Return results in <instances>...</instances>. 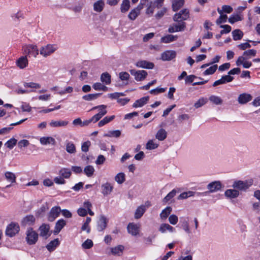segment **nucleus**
I'll return each instance as SVG.
<instances>
[{"instance_id":"obj_58","label":"nucleus","mask_w":260,"mask_h":260,"mask_svg":"<svg viewBox=\"0 0 260 260\" xmlns=\"http://www.w3.org/2000/svg\"><path fill=\"white\" fill-rule=\"evenodd\" d=\"M16 143H17V140L14 138H12L10 140H9V141H8L5 143V145L7 148L11 149L14 147V146L16 145Z\"/></svg>"},{"instance_id":"obj_25","label":"nucleus","mask_w":260,"mask_h":260,"mask_svg":"<svg viewBox=\"0 0 260 260\" xmlns=\"http://www.w3.org/2000/svg\"><path fill=\"white\" fill-rule=\"evenodd\" d=\"M124 249V247L123 246L119 245L114 247L111 248L110 250L112 254L114 255L120 256L122 254Z\"/></svg>"},{"instance_id":"obj_48","label":"nucleus","mask_w":260,"mask_h":260,"mask_svg":"<svg viewBox=\"0 0 260 260\" xmlns=\"http://www.w3.org/2000/svg\"><path fill=\"white\" fill-rule=\"evenodd\" d=\"M217 11L218 13L220 14V16L219 18L216 20V24H220L222 22H226L228 18L226 15H222V10L219 8L217 9Z\"/></svg>"},{"instance_id":"obj_15","label":"nucleus","mask_w":260,"mask_h":260,"mask_svg":"<svg viewBox=\"0 0 260 260\" xmlns=\"http://www.w3.org/2000/svg\"><path fill=\"white\" fill-rule=\"evenodd\" d=\"M221 183L219 181L212 182L207 185V188L211 192L219 190L221 188Z\"/></svg>"},{"instance_id":"obj_24","label":"nucleus","mask_w":260,"mask_h":260,"mask_svg":"<svg viewBox=\"0 0 260 260\" xmlns=\"http://www.w3.org/2000/svg\"><path fill=\"white\" fill-rule=\"evenodd\" d=\"M66 224V221L63 219H60L58 220L55 224V226L53 231L54 234H58L61 230V229Z\"/></svg>"},{"instance_id":"obj_27","label":"nucleus","mask_w":260,"mask_h":260,"mask_svg":"<svg viewBox=\"0 0 260 260\" xmlns=\"http://www.w3.org/2000/svg\"><path fill=\"white\" fill-rule=\"evenodd\" d=\"M149 96H144L139 100H137L133 104L134 108L142 107L146 104L149 100Z\"/></svg>"},{"instance_id":"obj_37","label":"nucleus","mask_w":260,"mask_h":260,"mask_svg":"<svg viewBox=\"0 0 260 260\" xmlns=\"http://www.w3.org/2000/svg\"><path fill=\"white\" fill-rule=\"evenodd\" d=\"M239 194V191L235 189H228L225 191V196L231 199L237 198Z\"/></svg>"},{"instance_id":"obj_30","label":"nucleus","mask_w":260,"mask_h":260,"mask_svg":"<svg viewBox=\"0 0 260 260\" xmlns=\"http://www.w3.org/2000/svg\"><path fill=\"white\" fill-rule=\"evenodd\" d=\"M167 136V133L164 128H160L155 135V138L159 141H164Z\"/></svg>"},{"instance_id":"obj_62","label":"nucleus","mask_w":260,"mask_h":260,"mask_svg":"<svg viewBox=\"0 0 260 260\" xmlns=\"http://www.w3.org/2000/svg\"><path fill=\"white\" fill-rule=\"evenodd\" d=\"M91 145V143L89 141L84 142L81 146L82 151L84 152H87L89 150V147Z\"/></svg>"},{"instance_id":"obj_43","label":"nucleus","mask_w":260,"mask_h":260,"mask_svg":"<svg viewBox=\"0 0 260 260\" xmlns=\"http://www.w3.org/2000/svg\"><path fill=\"white\" fill-rule=\"evenodd\" d=\"M256 51L254 49H249L245 51L243 53V56L245 57V59H249L252 57H254L256 55Z\"/></svg>"},{"instance_id":"obj_28","label":"nucleus","mask_w":260,"mask_h":260,"mask_svg":"<svg viewBox=\"0 0 260 260\" xmlns=\"http://www.w3.org/2000/svg\"><path fill=\"white\" fill-rule=\"evenodd\" d=\"M184 0H172V9L173 11H177L184 5Z\"/></svg>"},{"instance_id":"obj_12","label":"nucleus","mask_w":260,"mask_h":260,"mask_svg":"<svg viewBox=\"0 0 260 260\" xmlns=\"http://www.w3.org/2000/svg\"><path fill=\"white\" fill-rule=\"evenodd\" d=\"M143 7L141 5H138L137 7L132 10L128 15V18L131 20H135L136 18L140 15Z\"/></svg>"},{"instance_id":"obj_22","label":"nucleus","mask_w":260,"mask_h":260,"mask_svg":"<svg viewBox=\"0 0 260 260\" xmlns=\"http://www.w3.org/2000/svg\"><path fill=\"white\" fill-rule=\"evenodd\" d=\"M40 142L41 144L46 145L52 144L54 145L56 143L55 140L51 137H43L40 139Z\"/></svg>"},{"instance_id":"obj_19","label":"nucleus","mask_w":260,"mask_h":260,"mask_svg":"<svg viewBox=\"0 0 260 260\" xmlns=\"http://www.w3.org/2000/svg\"><path fill=\"white\" fill-rule=\"evenodd\" d=\"M101 188L102 193L104 196H107L111 193L113 189V186L111 183L106 182L102 185Z\"/></svg>"},{"instance_id":"obj_59","label":"nucleus","mask_w":260,"mask_h":260,"mask_svg":"<svg viewBox=\"0 0 260 260\" xmlns=\"http://www.w3.org/2000/svg\"><path fill=\"white\" fill-rule=\"evenodd\" d=\"M167 89V88H159L157 87L155 89H152L150 91V93L152 94H157L160 93L164 92Z\"/></svg>"},{"instance_id":"obj_38","label":"nucleus","mask_w":260,"mask_h":260,"mask_svg":"<svg viewBox=\"0 0 260 260\" xmlns=\"http://www.w3.org/2000/svg\"><path fill=\"white\" fill-rule=\"evenodd\" d=\"M174 230V228L167 223L161 224L159 229V231L162 233L166 232L167 231L173 232Z\"/></svg>"},{"instance_id":"obj_52","label":"nucleus","mask_w":260,"mask_h":260,"mask_svg":"<svg viewBox=\"0 0 260 260\" xmlns=\"http://www.w3.org/2000/svg\"><path fill=\"white\" fill-rule=\"evenodd\" d=\"M158 144L155 143L153 140H150L146 144V148L148 150H152L157 148Z\"/></svg>"},{"instance_id":"obj_20","label":"nucleus","mask_w":260,"mask_h":260,"mask_svg":"<svg viewBox=\"0 0 260 260\" xmlns=\"http://www.w3.org/2000/svg\"><path fill=\"white\" fill-rule=\"evenodd\" d=\"M108 220L104 216H101L98 222V230L99 231H103L106 227Z\"/></svg>"},{"instance_id":"obj_60","label":"nucleus","mask_w":260,"mask_h":260,"mask_svg":"<svg viewBox=\"0 0 260 260\" xmlns=\"http://www.w3.org/2000/svg\"><path fill=\"white\" fill-rule=\"evenodd\" d=\"M240 20H241L240 16L237 14L232 15L229 19V22L231 24H233Z\"/></svg>"},{"instance_id":"obj_39","label":"nucleus","mask_w":260,"mask_h":260,"mask_svg":"<svg viewBox=\"0 0 260 260\" xmlns=\"http://www.w3.org/2000/svg\"><path fill=\"white\" fill-rule=\"evenodd\" d=\"M115 181L119 184H121L125 181V175L123 173H118L114 178Z\"/></svg>"},{"instance_id":"obj_56","label":"nucleus","mask_w":260,"mask_h":260,"mask_svg":"<svg viewBox=\"0 0 260 260\" xmlns=\"http://www.w3.org/2000/svg\"><path fill=\"white\" fill-rule=\"evenodd\" d=\"M151 204L150 202L146 201L144 204L138 207L136 211H145L147 210L149 207L151 206Z\"/></svg>"},{"instance_id":"obj_7","label":"nucleus","mask_w":260,"mask_h":260,"mask_svg":"<svg viewBox=\"0 0 260 260\" xmlns=\"http://www.w3.org/2000/svg\"><path fill=\"white\" fill-rule=\"evenodd\" d=\"M130 73L132 75L135 77V79L137 81L144 80L147 76V73L144 70L136 71L135 70H131Z\"/></svg>"},{"instance_id":"obj_33","label":"nucleus","mask_w":260,"mask_h":260,"mask_svg":"<svg viewBox=\"0 0 260 260\" xmlns=\"http://www.w3.org/2000/svg\"><path fill=\"white\" fill-rule=\"evenodd\" d=\"M130 7L129 0H122L120 5V11L122 13H126L128 11Z\"/></svg>"},{"instance_id":"obj_55","label":"nucleus","mask_w":260,"mask_h":260,"mask_svg":"<svg viewBox=\"0 0 260 260\" xmlns=\"http://www.w3.org/2000/svg\"><path fill=\"white\" fill-rule=\"evenodd\" d=\"M207 102V99L202 98H200L196 103L194 104V107L197 109L199 108L202 106L204 105Z\"/></svg>"},{"instance_id":"obj_14","label":"nucleus","mask_w":260,"mask_h":260,"mask_svg":"<svg viewBox=\"0 0 260 260\" xmlns=\"http://www.w3.org/2000/svg\"><path fill=\"white\" fill-rule=\"evenodd\" d=\"M176 52L173 50H168L163 52L161 55V59L164 61H169L174 58Z\"/></svg>"},{"instance_id":"obj_18","label":"nucleus","mask_w":260,"mask_h":260,"mask_svg":"<svg viewBox=\"0 0 260 260\" xmlns=\"http://www.w3.org/2000/svg\"><path fill=\"white\" fill-rule=\"evenodd\" d=\"M136 67L147 69H152L154 64L153 63L146 60H139L136 63Z\"/></svg>"},{"instance_id":"obj_31","label":"nucleus","mask_w":260,"mask_h":260,"mask_svg":"<svg viewBox=\"0 0 260 260\" xmlns=\"http://www.w3.org/2000/svg\"><path fill=\"white\" fill-rule=\"evenodd\" d=\"M72 174L71 171L69 168H63L59 171V175L64 178L68 179Z\"/></svg>"},{"instance_id":"obj_3","label":"nucleus","mask_w":260,"mask_h":260,"mask_svg":"<svg viewBox=\"0 0 260 260\" xmlns=\"http://www.w3.org/2000/svg\"><path fill=\"white\" fill-rule=\"evenodd\" d=\"M189 11L187 9H183L178 13H176L173 16V20L177 22H182L187 20L189 18Z\"/></svg>"},{"instance_id":"obj_44","label":"nucleus","mask_w":260,"mask_h":260,"mask_svg":"<svg viewBox=\"0 0 260 260\" xmlns=\"http://www.w3.org/2000/svg\"><path fill=\"white\" fill-rule=\"evenodd\" d=\"M121 135V132L119 130L110 131L108 133L104 135L106 137L119 138Z\"/></svg>"},{"instance_id":"obj_17","label":"nucleus","mask_w":260,"mask_h":260,"mask_svg":"<svg viewBox=\"0 0 260 260\" xmlns=\"http://www.w3.org/2000/svg\"><path fill=\"white\" fill-rule=\"evenodd\" d=\"M17 67L20 69L25 68L28 65V61L26 55L19 58L16 61Z\"/></svg>"},{"instance_id":"obj_41","label":"nucleus","mask_w":260,"mask_h":260,"mask_svg":"<svg viewBox=\"0 0 260 260\" xmlns=\"http://www.w3.org/2000/svg\"><path fill=\"white\" fill-rule=\"evenodd\" d=\"M101 80L103 83L109 85L111 83V75L107 72L104 73L101 76Z\"/></svg>"},{"instance_id":"obj_1","label":"nucleus","mask_w":260,"mask_h":260,"mask_svg":"<svg viewBox=\"0 0 260 260\" xmlns=\"http://www.w3.org/2000/svg\"><path fill=\"white\" fill-rule=\"evenodd\" d=\"M38 234L32 228L27 229L26 232L25 240L28 245L35 244L38 241Z\"/></svg>"},{"instance_id":"obj_49","label":"nucleus","mask_w":260,"mask_h":260,"mask_svg":"<svg viewBox=\"0 0 260 260\" xmlns=\"http://www.w3.org/2000/svg\"><path fill=\"white\" fill-rule=\"evenodd\" d=\"M5 176L6 179L11 183H14L16 182V176L15 175L11 172H6L5 174Z\"/></svg>"},{"instance_id":"obj_54","label":"nucleus","mask_w":260,"mask_h":260,"mask_svg":"<svg viewBox=\"0 0 260 260\" xmlns=\"http://www.w3.org/2000/svg\"><path fill=\"white\" fill-rule=\"evenodd\" d=\"M217 69V65H216V64L213 65V66L210 67V68H209L208 69H207L206 70H205L204 71V72L203 73V74L204 75H212L215 72Z\"/></svg>"},{"instance_id":"obj_42","label":"nucleus","mask_w":260,"mask_h":260,"mask_svg":"<svg viewBox=\"0 0 260 260\" xmlns=\"http://www.w3.org/2000/svg\"><path fill=\"white\" fill-rule=\"evenodd\" d=\"M101 94V93L88 94L83 95L82 99L87 101H90L96 99Z\"/></svg>"},{"instance_id":"obj_40","label":"nucleus","mask_w":260,"mask_h":260,"mask_svg":"<svg viewBox=\"0 0 260 260\" xmlns=\"http://www.w3.org/2000/svg\"><path fill=\"white\" fill-rule=\"evenodd\" d=\"M232 35L233 39L235 41H238L241 40L243 36V32L239 29H235L232 31Z\"/></svg>"},{"instance_id":"obj_51","label":"nucleus","mask_w":260,"mask_h":260,"mask_svg":"<svg viewBox=\"0 0 260 260\" xmlns=\"http://www.w3.org/2000/svg\"><path fill=\"white\" fill-rule=\"evenodd\" d=\"M91 207L92 205L89 202H85L83 207L79 208L77 211H91Z\"/></svg>"},{"instance_id":"obj_23","label":"nucleus","mask_w":260,"mask_h":260,"mask_svg":"<svg viewBox=\"0 0 260 260\" xmlns=\"http://www.w3.org/2000/svg\"><path fill=\"white\" fill-rule=\"evenodd\" d=\"M69 122L65 120H51L49 123V125L52 127H63L67 126Z\"/></svg>"},{"instance_id":"obj_11","label":"nucleus","mask_w":260,"mask_h":260,"mask_svg":"<svg viewBox=\"0 0 260 260\" xmlns=\"http://www.w3.org/2000/svg\"><path fill=\"white\" fill-rule=\"evenodd\" d=\"M252 181H250L248 184L247 182H244L242 181H238L234 182L233 185L234 188L239 189L240 190H245L249 188L252 184Z\"/></svg>"},{"instance_id":"obj_36","label":"nucleus","mask_w":260,"mask_h":260,"mask_svg":"<svg viewBox=\"0 0 260 260\" xmlns=\"http://www.w3.org/2000/svg\"><path fill=\"white\" fill-rule=\"evenodd\" d=\"M177 190L175 189H173L162 200L164 203H167L169 202H172V199L176 196Z\"/></svg>"},{"instance_id":"obj_13","label":"nucleus","mask_w":260,"mask_h":260,"mask_svg":"<svg viewBox=\"0 0 260 260\" xmlns=\"http://www.w3.org/2000/svg\"><path fill=\"white\" fill-rule=\"evenodd\" d=\"M127 232L133 236H137L140 232V226L134 223H129L127 227Z\"/></svg>"},{"instance_id":"obj_46","label":"nucleus","mask_w":260,"mask_h":260,"mask_svg":"<svg viewBox=\"0 0 260 260\" xmlns=\"http://www.w3.org/2000/svg\"><path fill=\"white\" fill-rule=\"evenodd\" d=\"M94 171V168L91 165L87 166L84 169V173L88 177H91L93 175Z\"/></svg>"},{"instance_id":"obj_9","label":"nucleus","mask_w":260,"mask_h":260,"mask_svg":"<svg viewBox=\"0 0 260 260\" xmlns=\"http://www.w3.org/2000/svg\"><path fill=\"white\" fill-rule=\"evenodd\" d=\"M40 236L47 239L51 235L50 233V226L49 224L43 223L39 228Z\"/></svg>"},{"instance_id":"obj_47","label":"nucleus","mask_w":260,"mask_h":260,"mask_svg":"<svg viewBox=\"0 0 260 260\" xmlns=\"http://www.w3.org/2000/svg\"><path fill=\"white\" fill-rule=\"evenodd\" d=\"M209 100L211 103L216 105H221L222 103V100L218 96L211 95Z\"/></svg>"},{"instance_id":"obj_26","label":"nucleus","mask_w":260,"mask_h":260,"mask_svg":"<svg viewBox=\"0 0 260 260\" xmlns=\"http://www.w3.org/2000/svg\"><path fill=\"white\" fill-rule=\"evenodd\" d=\"M59 243L60 242L58 238L55 239L54 240L50 241L46 245V248L49 251H53L59 245Z\"/></svg>"},{"instance_id":"obj_5","label":"nucleus","mask_w":260,"mask_h":260,"mask_svg":"<svg viewBox=\"0 0 260 260\" xmlns=\"http://www.w3.org/2000/svg\"><path fill=\"white\" fill-rule=\"evenodd\" d=\"M56 50V47L55 45L48 44L41 48L40 54L43 56L46 57L54 52Z\"/></svg>"},{"instance_id":"obj_10","label":"nucleus","mask_w":260,"mask_h":260,"mask_svg":"<svg viewBox=\"0 0 260 260\" xmlns=\"http://www.w3.org/2000/svg\"><path fill=\"white\" fill-rule=\"evenodd\" d=\"M36 219L32 215H27L21 220V225L23 226H31L35 224Z\"/></svg>"},{"instance_id":"obj_4","label":"nucleus","mask_w":260,"mask_h":260,"mask_svg":"<svg viewBox=\"0 0 260 260\" xmlns=\"http://www.w3.org/2000/svg\"><path fill=\"white\" fill-rule=\"evenodd\" d=\"M107 106L101 105L93 107L90 110L98 109L99 112L92 116V120H94L95 122L98 121L102 117L106 115L107 113L106 110Z\"/></svg>"},{"instance_id":"obj_35","label":"nucleus","mask_w":260,"mask_h":260,"mask_svg":"<svg viewBox=\"0 0 260 260\" xmlns=\"http://www.w3.org/2000/svg\"><path fill=\"white\" fill-rule=\"evenodd\" d=\"M177 36L172 35H168L166 36H164L161 38V41L163 43H169L174 41H175L177 39Z\"/></svg>"},{"instance_id":"obj_50","label":"nucleus","mask_w":260,"mask_h":260,"mask_svg":"<svg viewBox=\"0 0 260 260\" xmlns=\"http://www.w3.org/2000/svg\"><path fill=\"white\" fill-rule=\"evenodd\" d=\"M23 86L25 88H35V89H39L41 88V85L38 83L36 82H24Z\"/></svg>"},{"instance_id":"obj_53","label":"nucleus","mask_w":260,"mask_h":260,"mask_svg":"<svg viewBox=\"0 0 260 260\" xmlns=\"http://www.w3.org/2000/svg\"><path fill=\"white\" fill-rule=\"evenodd\" d=\"M194 192L193 191H189L186 192H183V193H181L178 197L177 199L180 200H183L187 199L188 197L193 196Z\"/></svg>"},{"instance_id":"obj_6","label":"nucleus","mask_w":260,"mask_h":260,"mask_svg":"<svg viewBox=\"0 0 260 260\" xmlns=\"http://www.w3.org/2000/svg\"><path fill=\"white\" fill-rule=\"evenodd\" d=\"M24 53L26 55H31L35 57L39 54V50L36 45H29L23 47Z\"/></svg>"},{"instance_id":"obj_34","label":"nucleus","mask_w":260,"mask_h":260,"mask_svg":"<svg viewBox=\"0 0 260 260\" xmlns=\"http://www.w3.org/2000/svg\"><path fill=\"white\" fill-rule=\"evenodd\" d=\"M66 151L70 154L75 153L76 149L75 144L72 142L67 141L66 142Z\"/></svg>"},{"instance_id":"obj_63","label":"nucleus","mask_w":260,"mask_h":260,"mask_svg":"<svg viewBox=\"0 0 260 260\" xmlns=\"http://www.w3.org/2000/svg\"><path fill=\"white\" fill-rule=\"evenodd\" d=\"M119 78L122 81H127L129 78V75L126 72H122L119 73Z\"/></svg>"},{"instance_id":"obj_64","label":"nucleus","mask_w":260,"mask_h":260,"mask_svg":"<svg viewBox=\"0 0 260 260\" xmlns=\"http://www.w3.org/2000/svg\"><path fill=\"white\" fill-rule=\"evenodd\" d=\"M167 12V9L163 8L161 10L158 11L155 14V17L156 19H159L161 18Z\"/></svg>"},{"instance_id":"obj_16","label":"nucleus","mask_w":260,"mask_h":260,"mask_svg":"<svg viewBox=\"0 0 260 260\" xmlns=\"http://www.w3.org/2000/svg\"><path fill=\"white\" fill-rule=\"evenodd\" d=\"M252 99L251 94L246 93L240 94L238 98V102L240 104H245Z\"/></svg>"},{"instance_id":"obj_2","label":"nucleus","mask_w":260,"mask_h":260,"mask_svg":"<svg viewBox=\"0 0 260 260\" xmlns=\"http://www.w3.org/2000/svg\"><path fill=\"white\" fill-rule=\"evenodd\" d=\"M20 231L18 223L12 222L9 224L6 229L5 234L9 237H13L17 234Z\"/></svg>"},{"instance_id":"obj_57","label":"nucleus","mask_w":260,"mask_h":260,"mask_svg":"<svg viewBox=\"0 0 260 260\" xmlns=\"http://www.w3.org/2000/svg\"><path fill=\"white\" fill-rule=\"evenodd\" d=\"M93 245V242L90 239H87L82 244V247L83 248L88 249L91 248Z\"/></svg>"},{"instance_id":"obj_32","label":"nucleus","mask_w":260,"mask_h":260,"mask_svg":"<svg viewBox=\"0 0 260 260\" xmlns=\"http://www.w3.org/2000/svg\"><path fill=\"white\" fill-rule=\"evenodd\" d=\"M147 8L146 10V14L149 16H151L154 12L155 8H156L155 3H153L152 1L150 2L147 5Z\"/></svg>"},{"instance_id":"obj_45","label":"nucleus","mask_w":260,"mask_h":260,"mask_svg":"<svg viewBox=\"0 0 260 260\" xmlns=\"http://www.w3.org/2000/svg\"><path fill=\"white\" fill-rule=\"evenodd\" d=\"M115 118V116L112 115L111 116H106L104 117L102 120H101L98 123V126L99 127H102L105 125L106 124L110 122L112 120H113Z\"/></svg>"},{"instance_id":"obj_21","label":"nucleus","mask_w":260,"mask_h":260,"mask_svg":"<svg viewBox=\"0 0 260 260\" xmlns=\"http://www.w3.org/2000/svg\"><path fill=\"white\" fill-rule=\"evenodd\" d=\"M247 59H245L244 56H239L236 61V64L238 66H240L241 64L243 65V68L248 69L250 68L252 63L251 62L245 61Z\"/></svg>"},{"instance_id":"obj_61","label":"nucleus","mask_w":260,"mask_h":260,"mask_svg":"<svg viewBox=\"0 0 260 260\" xmlns=\"http://www.w3.org/2000/svg\"><path fill=\"white\" fill-rule=\"evenodd\" d=\"M60 212H49L48 219L49 221H53L59 215Z\"/></svg>"},{"instance_id":"obj_8","label":"nucleus","mask_w":260,"mask_h":260,"mask_svg":"<svg viewBox=\"0 0 260 260\" xmlns=\"http://www.w3.org/2000/svg\"><path fill=\"white\" fill-rule=\"evenodd\" d=\"M186 28V23L184 22H178V24L174 23L171 25L168 28V32L173 33L183 31Z\"/></svg>"},{"instance_id":"obj_29","label":"nucleus","mask_w":260,"mask_h":260,"mask_svg":"<svg viewBox=\"0 0 260 260\" xmlns=\"http://www.w3.org/2000/svg\"><path fill=\"white\" fill-rule=\"evenodd\" d=\"M105 3L103 0H99L93 4V10L97 12H101L104 7Z\"/></svg>"}]
</instances>
